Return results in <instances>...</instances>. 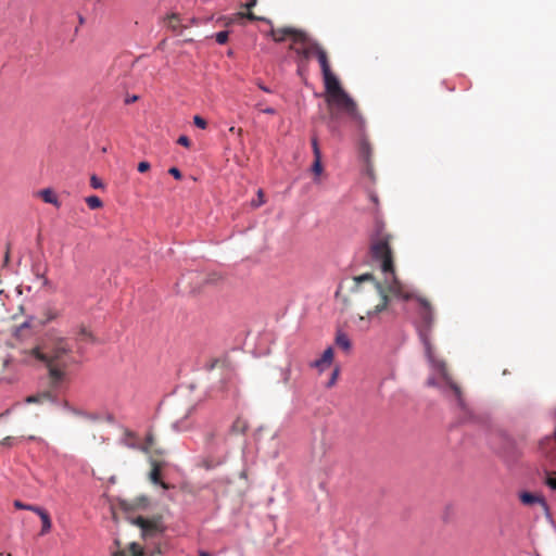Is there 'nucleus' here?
Listing matches in <instances>:
<instances>
[{"instance_id":"f257e3e1","label":"nucleus","mask_w":556,"mask_h":556,"mask_svg":"<svg viewBox=\"0 0 556 556\" xmlns=\"http://www.w3.org/2000/svg\"><path fill=\"white\" fill-rule=\"evenodd\" d=\"M392 239V235L386 231L384 225L378 223L375 236L371 238L370 253L372 260L379 264L384 278L382 282H379L371 274L354 277L351 286L353 302L363 307L366 316L371 318L388 308L392 296L403 301L415 299L420 305L419 316L421 325L419 326V336L425 345L427 357L453 391L464 415L469 416V410L460 387L450 377L446 364L442 359H437L433 355L429 332L433 325L434 317L430 302L422 296H416L395 274L394 257L391 248Z\"/></svg>"},{"instance_id":"f03ea898","label":"nucleus","mask_w":556,"mask_h":556,"mask_svg":"<svg viewBox=\"0 0 556 556\" xmlns=\"http://www.w3.org/2000/svg\"><path fill=\"white\" fill-rule=\"evenodd\" d=\"M18 359L25 365L42 364L47 368L48 386L52 389H66L71 383L73 346L56 329L46 331L35 345L21 349Z\"/></svg>"},{"instance_id":"7ed1b4c3","label":"nucleus","mask_w":556,"mask_h":556,"mask_svg":"<svg viewBox=\"0 0 556 556\" xmlns=\"http://www.w3.org/2000/svg\"><path fill=\"white\" fill-rule=\"evenodd\" d=\"M325 88L330 119L338 122L342 115H346L362 129L365 125L364 117L356 102L343 90L338 78L325 83Z\"/></svg>"},{"instance_id":"20e7f679","label":"nucleus","mask_w":556,"mask_h":556,"mask_svg":"<svg viewBox=\"0 0 556 556\" xmlns=\"http://www.w3.org/2000/svg\"><path fill=\"white\" fill-rule=\"evenodd\" d=\"M320 45L309 38L305 33L298 35L296 43L291 45L290 49L293 50L299 56V67L301 68L309 59L314 58L316 51L320 49Z\"/></svg>"},{"instance_id":"39448f33","label":"nucleus","mask_w":556,"mask_h":556,"mask_svg":"<svg viewBox=\"0 0 556 556\" xmlns=\"http://www.w3.org/2000/svg\"><path fill=\"white\" fill-rule=\"evenodd\" d=\"M63 389H52L49 386L48 390L38 392L36 394L29 395L25 399L27 404H45V403H55L58 401L56 392L62 391Z\"/></svg>"},{"instance_id":"423d86ee","label":"nucleus","mask_w":556,"mask_h":556,"mask_svg":"<svg viewBox=\"0 0 556 556\" xmlns=\"http://www.w3.org/2000/svg\"><path fill=\"white\" fill-rule=\"evenodd\" d=\"M320 65V68H321V73H323V76H324V84L329 81V80H332L334 78H337L334 76V74L332 73L331 68H330V63H329V59H328V53L327 51L325 50L324 47H320L319 50L316 51V54L315 56Z\"/></svg>"},{"instance_id":"0eeeda50","label":"nucleus","mask_w":556,"mask_h":556,"mask_svg":"<svg viewBox=\"0 0 556 556\" xmlns=\"http://www.w3.org/2000/svg\"><path fill=\"white\" fill-rule=\"evenodd\" d=\"M320 65V68H321V73H323V76H324V84L329 81V80H332L334 78H337L334 76V74L332 73L331 68H330V63H329V59H328V53L327 51L325 50L324 47H320L319 50L316 51V54L315 56Z\"/></svg>"},{"instance_id":"6e6552de","label":"nucleus","mask_w":556,"mask_h":556,"mask_svg":"<svg viewBox=\"0 0 556 556\" xmlns=\"http://www.w3.org/2000/svg\"><path fill=\"white\" fill-rule=\"evenodd\" d=\"M135 523L140 527L144 536H152L162 531L159 520L138 517Z\"/></svg>"},{"instance_id":"1a4fd4ad","label":"nucleus","mask_w":556,"mask_h":556,"mask_svg":"<svg viewBox=\"0 0 556 556\" xmlns=\"http://www.w3.org/2000/svg\"><path fill=\"white\" fill-rule=\"evenodd\" d=\"M540 450L556 466V429L553 437H546L540 442Z\"/></svg>"},{"instance_id":"9d476101","label":"nucleus","mask_w":556,"mask_h":556,"mask_svg":"<svg viewBox=\"0 0 556 556\" xmlns=\"http://www.w3.org/2000/svg\"><path fill=\"white\" fill-rule=\"evenodd\" d=\"M303 31L292 28V27H282L271 30V36L275 41H283L287 37L292 39V45L296 43L298 35H302Z\"/></svg>"},{"instance_id":"9b49d317","label":"nucleus","mask_w":556,"mask_h":556,"mask_svg":"<svg viewBox=\"0 0 556 556\" xmlns=\"http://www.w3.org/2000/svg\"><path fill=\"white\" fill-rule=\"evenodd\" d=\"M163 467V463L151 459V471L149 473V478L152 483L161 485L164 490L170 489V485L161 480V470Z\"/></svg>"},{"instance_id":"f8f14e48","label":"nucleus","mask_w":556,"mask_h":556,"mask_svg":"<svg viewBox=\"0 0 556 556\" xmlns=\"http://www.w3.org/2000/svg\"><path fill=\"white\" fill-rule=\"evenodd\" d=\"M31 270L38 281L39 288H49L51 286L50 280L47 278V266L41 267L39 264H35Z\"/></svg>"},{"instance_id":"ddd939ff","label":"nucleus","mask_w":556,"mask_h":556,"mask_svg":"<svg viewBox=\"0 0 556 556\" xmlns=\"http://www.w3.org/2000/svg\"><path fill=\"white\" fill-rule=\"evenodd\" d=\"M520 501L525 505L540 504L544 509L547 508L545 500L539 495L533 494V493H529V492L521 493Z\"/></svg>"},{"instance_id":"4468645a","label":"nucleus","mask_w":556,"mask_h":556,"mask_svg":"<svg viewBox=\"0 0 556 556\" xmlns=\"http://www.w3.org/2000/svg\"><path fill=\"white\" fill-rule=\"evenodd\" d=\"M31 511L36 513L41 519L42 527H41L40 534H42V535L47 534L51 530V526H52L49 514L41 507L31 508Z\"/></svg>"},{"instance_id":"2eb2a0df","label":"nucleus","mask_w":556,"mask_h":556,"mask_svg":"<svg viewBox=\"0 0 556 556\" xmlns=\"http://www.w3.org/2000/svg\"><path fill=\"white\" fill-rule=\"evenodd\" d=\"M38 195L41 198V200L43 202L52 204L55 207H60V205H61L56 194L54 193V191L52 189H49V188L42 189V190L38 191Z\"/></svg>"},{"instance_id":"dca6fc26","label":"nucleus","mask_w":556,"mask_h":556,"mask_svg":"<svg viewBox=\"0 0 556 556\" xmlns=\"http://www.w3.org/2000/svg\"><path fill=\"white\" fill-rule=\"evenodd\" d=\"M60 311L56 309L55 307H51V306H47L43 311H42V319H41V324L42 325H47L55 319H58L60 317Z\"/></svg>"},{"instance_id":"f3484780","label":"nucleus","mask_w":556,"mask_h":556,"mask_svg":"<svg viewBox=\"0 0 556 556\" xmlns=\"http://www.w3.org/2000/svg\"><path fill=\"white\" fill-rule=\"evenodd\" d=\"M336 344L339 349L343 350L344 352H350L352 346L350 338L348 337L346 333L342 331L337 332Z\"/></svg>"},{"instance_id":"a211bd4d","label":"nucleus","mask_w":556,"mask_h":556,"mask_svg":"<svg viewBox=\"0 0 556 556\" xmlns=\"http://www.w3.org/2000/svg\"><path fill=\"white\" fill-rule=\"evenodd\" d=\"M113 556H144V553L139 544L131 543L127 551L114 553Z\"/></svg>"},{"instance_id":"6ab92c4d","label":"nucleus","mask_w":556,"mask_h":556,"mask_svg":"<svg viewBox=\"0 0 556 556\" xmlns=\"http://www.w3.org/2000/svg\"><path fill=\"white\" fill-rule=\"evenodd\" d=\"M166 26L173 31L180 33L182 26L180 25L179 15L173 13L165 18Z\"/></svg>"},{"instance_id":"aec40b11","label":"nucleus","mask_w":556,"mask_h":556,"mask_svg":"<svg viewBox=\"0 0 556 556\" xmlns=\"http://www.w3.org/2000/svg\"><path fill=\"white\" fill-rule=\"evenodd\" d=\"M249 428L247 420L238 417L231 425L230 431L235 434H243Z\"/></svg>"},{"instance_id":"412c9836","label":"nucleus","mask_w":556,"mask_h":556,"mask_svg":"<svg viewBox=\"0 0 556 556\" xmlns=\"http://www.w3.org/2000/svg\"><path fill=\"white\" fill-rule=\"evenodd\" d=\"M257 0H249L243 7L248 10H251L253 7L256 5ZM238 15L242 18H248L250 21H258L261 20L257 17L254 13L251 11H248L247 13H238Z\"/></svg>"},{"instance_id":"4be33fe9","label":"nucleus","mask_w":556,"mask_h":556,"mask_svg":"<svg viewBox=\"0 0 556 556\" xmlns=\"http://www.w3.org/2000/svg\"><path fill=\"white\" fill-rule=\"evenodd\" d=\"M77 340H79V341H92L93 340V336H92L91 331L85 325H80L78 327Z\"/></svg>"},{"instance_id":"5701e85b","label":"nucleus","mask_w":556,"mask_h":556,"mask_svg":"<svg viewBox=\"0 0 556 556\" xmlns=\"http://www.w3.org/2000/svg\"><path fill=\"white\" fill-rule=\"evenodd\" d=\"M544 483L553 491H556V472L546 471Z\"/></svg>"},{"instance_id":"b1692460","label":"nucleus","mask_w":556,"mask_h":556,"mask_svg":"<svg viewBox=\"0 0 556 556\" xmlns=\"http://www.w3.org/2000/svg\"><path fill=\"white\" fill-rule=\"evenodd\" d=\"M86 203L91 210H97L102 207L103 203L101 199L97 195H90L86 198Z\"/></svg>"},{"instance_id":"393cba45","label":"nucleus","mask_w":556,"mask_h":556,"mask_svg":"<svg viewBox=\"0 0 556 556\" xmlns=\"http://www.w3.org/2000/svg\"><path fill=\"white\" fill-rule=\"evenodd\" d=\"M361 154L366 159V162L369 163V157H370V154H371V148H370V144L365 140L363 139L361 141Z\"/></svg>"},{"instance_id":"a878e982","label":"nucleus","mask_w":556,"mask_h":556,"mask_svg":"<svg viewBox=\"0 0 556 556\" xmlns=\"http://www.w3.org/2000/svg\"><path fill=\"white\" fill-rule=\"evenodd\" d=\"M153 445H154V437L152 433H148L146 437L144 443L142 445V451L144 453H149L150 451H152Z\"/></svg>"},{"instance_id":"bb28decb","label":"nucleus","mask_w":556,"mask_h":556,"mask_svg":"<svg viewBox=\"0 0 556 556\" xmlns=\"http://www.w3.org/2000/svg\"><path fill=\"white\" fill-rule=\"evenodd\" d=\"M311 141H312V149H313V153H314V160L321 159V152H320L319 144H318V138L314 135L312 137Z\"/></svg>"},{"instance_id":"cd10ccee","label":"nucleus","mask_w":556,"mask_h":556,"mask_svg":"<svg viewBox=\"0 0 556 556\" xmlns=\"http://www.w3.org/2000/svg\"><path fill=\"white\" fill-rule=\"evenodd\" d=\"M64 406L70 409L71 412H73L74 414L78 415V416H83V417H86V418H89V419H92V420H96L97 417L90 415V414H87V413H84L81 410H78L76 408H73L70 406V404L67 402L64 403Z\"/></svg>"},{"instance_id":"c85d7f7f","label":"nucleus","mask_w":556,"mask_h":556,"mask_svg":"<svg viewBox=\"0 0 556 556\" xmlns=\"http://www.w3.org/2000/svg\"><path fill=\"white\" fill-rule=\"evenodd\" d=\"M323 164H321V159H315L313 164H312V172L315 174V175H320L323 173Z\"/></svg>"},{"instance_id":"c756f323","label":"nucleus","mask_w":556,"mask_h":556,"mask_svg":"<svg viewBox=\"0 0 556 556\" xmlns=\"http://www.w3.org/2000/svg\"><path fill=\"white\" fill-rule=\"evenodd\" d=\"M229 33L226 30L219 31L215 35V39L219 45H225L228 41Z\"/></svg>"},{"instance_id":"7c9ffc66","label":"nucleus","mask_w":556,"mask_h":556,"mask_svg":"<svg viewBox=\"0 0 556 556\" xmlns=\"http://www.w3.org/2000/svg\"><path fill=\"white\" fill-rule=\"evenodd\" d=\"M311 366L319 369L320 371H323V370H325L326 367L329 366V364L323 357H320V358L314 361L311 364Z\"/></svg>"},{"instance_id":"2f4dec72","label":"nucleus","mask_w":556,"mask_h":556,"mask_svg":"<svg viewBox=\"0 0 556 556\" xmlns=\"http://www.w3.org/2000/svg\"><path fill=\"white\" fill-rule=\"evenodd\" d=\"M311 366L319 369L320 371H323V370H325L326 367L329 366V364L323 357H320V358L314 361L311 364Z\"/></svg>"},{"instance_id":"473e14b6","label":"nucleus","mask_w":556,"mask_h":556,"mask_svg":"<svg viewBox=\"0 0 556 556\" xmlns=\"http://www.w3.org/2000/svg\"><path fill=\"white\" fill-rule=\"evenodd\" d=\"M193 123H194V125H195L197 127H199V128H201V129H205V128H206V126H207L206 121H205L203 117L199 116V115H195V116L193 117Z\"/></svg>"},{"instance_id":"72a5a7b5","label":"nucleus","mask_w":556,"mask_h":556,"mask_svg":"<svg viewBox=\"0 0 556 556\" xmlns=\"http://www.w3.org/2000/svg\"><path fill=\"white\" fill-rule=\"evenodd\" d=\"M321 357L330 365L333 359V350L328 348L324 351Z\"/></svg>"},{"instance_id":"f704fd0d","label":"nucleus","mask_w":556,"mask_h":556,"mask_svg":"<svg viewBox=\"0 0 556 556\" xmlns=\"http://www.w3.org/2000/svg\"><path fill=\"white\" fill-rule=\"evenodd\" d=\"M281 376H282V382L285 384H288L289 381H290V378H291V368H290V366H287L286 368H283L281 370Z\"/></svg>"},{"instance_id":"c9c22d12","label":"nucleus","mask_w":556,"mask_h":556,"mask_svg":"<svg viewBox=\"0 0 556 556\" xmlns=\"http://www.w3.org/2000/svg\"><path fill=\"white\" fill-rule=\"evenodd\" d=\"M14 507L17 509H27L30 511H31V508H39V506L27 505V504L22 503L21 501H14Z\"/></svg>"},{"instance_id":"e433bc0d","label":"nucleus","mask_w":556,"mask_h":556,"mask_svg":"<svg viewBox=\"0 0 556 556\" xmlns=\"http://www.w3.org/2000/svg\"><path fill=\"white\" fill-rule=\"evenodd\" d=\"M338 377H339V369H338V368H336V369L332 371V374H331V377H330L329 381L327 382V388H331V387H333V386L336 384V382H337Z\"/></svg>"},{"instance_id":"4c0bfd02","label":"nucleus","mask_w":556,"mask_h":556,"mask_svg":"<svg viewBox=\"0 0 556 556\" xmlns=\"http://www.w3.org/2000/svg\"><path fill=\"white\" fill-rule=\"evenodd\" d=\"M177 143L186 148H190L191 146V141L187 136H180L177 140Z\"/></svg>"},{"instance_id":"58836bf2","label":"nucleus","mask_w":556,"mask_h":556,"mask_svg":"<svg viewBox=\"0 0 556 556\" xmlns=\"http://www.w3.org/2000/svg\"><path fill=\"white\" fill-rule=\"evenodd\" d=\"M168 173L175 178L180 180L182 178L181 172L177 167H170Z\"/></svg>"},{"instance_id":"ea45409f","label":"nucleus","mask_w":556,"mask_h":556,"mask_svg":"<svg viewBox=\"0 0 556 556\" xmlns=\"http://www.w3.org/2000/svg\"><path fill=\"white\" fill-rule=\"evenodd\" d=\"M149 169H150V163H149V162L143 161V162H140V163L138 164V170H139L140 173H146V172H148Z\"/></svg>"},{"instance_id":"a19ab883","label":"nucleus","mask_w":556,"mask_h":556,"mask_svg":"<svg viewBox=\"0 0 556 556\" xmlns=\"http://www.w3.org/2000/svg\"><path fill=\"white\" fill-rule=\"evenodd\" d=\"M15 443V438L13 437H5L3 440L0 441V444L12 446Z\"/></svg>"},{"instance_id":"79ce46f5","label":"nucleus","mask_w":556,"mask_h":556,"mask_svg":"<svg viewBox=\"0 0 556 556\" xmlns=\"http://www.w3.org/2000/svg\"><path fill=\"white\" fill-rule=\"evenodd\" d=\"M257 197H260V201H253V202H252V205H253V206H256V207H257V206H260V205H262V204L265 202V201H264V193H263V191H262L261 189H260V190H258V192H257Z\"/></svg>"},{"instance_id":"37998d69","label":"nucleus","mask_w":556,"mask_h":556,"mask_svg":"<svg viewBox=\"0 0 556 556\" xmlns=\"http://www.w3.org/2000/svg\"><path fill=\"white\" fill-rule=\"evenodd\" d=\"M90 184L93 188L98 189V188H101L102 187V184L100 181V179L97 177V176H92L91 179H90Z\"/></svg>"},{"instance_id":"c03bdc74","label":"nucleus","mask_w":556,"mask_h":556,"mask_svg":"<svg viewBox=\"0 0 556 556\" xmlns=\"http://www.w3.org/2000/svg\"><path fill=\"white\" fill-rule=\"evenodd\" d=\"M262 112L265 114H271V115L276 114V110L273 108L263 109Z\"/></svg>"},{"instance_id":"a18cd8bd","label":"nucleus","mask_w":556,"mask_h":556,"mask_svg":"<svg viewBox=\"0 0 556 556\" xmlns=\"http://www.w3.org/2000/svg\"><path fill=\"white\" fill-rule=\"evenodd\" d=\"M257 86L261 90L265 91V92H271V90L269 88H267L265 85H263L261 81L257 83Z\"/></svg>"},{"instance_id":"49530a36","label":"nucleus","mask_w":556,"mask_h":556,"mask_svg":"<svg viewBox=\"0 0 556 556\" xmlns=\"http://www.w3.org/2000/svg\"><path fill=\"white\" fill-rule=\"evenodd\" d=\"M427 384H428V386H435V381H434V379L429 378V379H428V381H427Z\"/></svg>"},{"instance_id":"de8ad7c7","label":"nucleus","mask_w":556,"mask_h":556,"mask_svg":"<svg viewBox=\"0 0 556 556\" xmlns=\"http://www.w3.org/2000/svg\"><path fill=\"white\" fill-rule=\"evenodd\" d=\"M199 556H212V555L207 552H200Z\"/></svg>"},{"instance_id":"09e8293b","label":"nucleus","mask_w":556,"mask_h":556,"mask_svg":"<svg viewBox=\"0 0 556 556\" xmlns=\"http://www.w3.org/2000/svg\"><path fill=\"white\" fill-rule=\"evenodd\" d=\"M5 263L9 261V252L5 253Z\"/></svg>"},{"instance_id":"8fccbe9b","label":"nucleus","mask_w":556,"mask_h":556,"mask_svg":"<svg viewBox=\"0 0 556 556\" xmlns=\"http://www.w3.org/2000/svg\"><path fill=\"white\" fill-rule=\"evenodd\" d=\"M192 410H193V408H189L188 414L186 416H189Z\"/></svg>"},{"instance_id":"3c124183","label":"nucleus","mask_w":556,"mask_h":556,"mask_svg":"<svg viewBox=\"0 0 556 556\" xmlns=\"http://www.w3.org/2000/svg\"><path fill=\"white\" fill-rule=\"evenodd\" d=\"M364 319H365V316L361 315L359 320H364Z\"/></svg>"}]
</instances>
